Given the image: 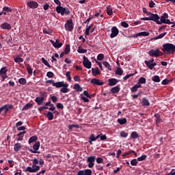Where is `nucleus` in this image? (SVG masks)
<instances>
[{
    "label": "nucleus",
    "instance_id": "1",
    "mask_svg": "<svg viewBox=\"0 0 175 175\" xmlns=\"http://www.w3.org/2000/svg\"><path fill=\"white\" fill-rule=\"evenodd\" d=\"M162 51L165 54H174L175 46L173 44L167 43L163 45Z\"/></svg>",
    "mask_w": 175,
    "mask_h": 175
},
{
    "label": "nucleus",
    "instance_id": "2",
    "mask_svg": "<svg viewBox=\"0 0 175 175\" xmlns=\"http://www.w3.org/2000/svg\"><path fill=\"white\" fill-rule=\"evenodd\" d=\"M57 13L60 14L62 16H65V14H70V11L61 5L56 7Z\"/></svg>",
    "mask_w": 175,
    "mask_h": 175
},
{
    "label": "nucleus",
    "instance_id": "3",
    "mask_svg": "<svg viewBox=\"0 0 175 175\" xmlns=\"http://www.w3.org/2000/svg\"><path fill=\"white\" fill-rule=\"evenodd\" d=\"M147 16L149 17L150 21H154L157 24H161V22L159 21V16H158V14L149 12Z\"/></svg>",
    "mask_w": 175,
    "mask_h": 175
},
{
    "label": "nucleus",
    "instance_id": "4",
    "mask_svg": "<svg viewBox=\"0 0 175 175\" xmlns=\"http://www.w3.org/2000/svg\"><path fill=\"white\" fill-rule=\"evenodd\" d=\"M59 83H60V86L57 87L56 88H61L60 92H63V94L69 92V89H68L69 85L67 83H64V81H59Z\"/></svg>",
    "mask_w": 175,
    "mask_h": 175
},
{
    "label": "nucleus",
    "instance_id": "5",
    "mask_svg": "<svg viewBox=\"0 0 175 175\" xmlns=\"http://www.w3.org/2000/svg\"><path fill=\"white\" fill-rule=\"evenodd\" d=\"M40 148V142H36L35 144L33 146V149H29V151L31 152L32 154H39V148Z\"/></svg>",
    "mask_w": 175,
    "mask_h": 175
},
{
    "label": "nucleus",
    "instance_id": "6",
    "mask_svg": "<svg viewBox=\"0 0 175 175\" xmlns=\"http://www.w3.org/2000/svg\"><path fill=\"white\" fill-rule=\"evenodd\" d=\"M96 159V157L90 156L88 157L87 162L88 163V167H94L95 165V160Z\"/></svg>",
    "mask_w": 175,
    "mask_h": 175
},
{
    "label": "nucleus",
    "instance_id": "7",
    "mask_svg": "<svg viewBox=\"0 0 175 175\" xmlns=\"http://www.w3.org/2000/svg\"><path fill=\"white\" fill-rule=\"evenodd\" d=\"M148 54L150 57H161V55H162V52L158 49L156 50L152 49L148 52Z\"/></svg>",
    "mask_w": 175,
    "mask_h": 175
},
{
    "label": "nucleus",
    "instance_id": "8",
    "mask_svg": "<svg viewBox=\"0 0 175 175\" xmlns=\"http://www.w3.org/2000/svg\"><path fill=\"white\" fill-rule=\"evenodd\" d=\"M168 17L169 15H167V14H164L163 16H161V23H162L163 24H172L170 20L166 19L168 18Z\"/></svg>",
    "mask_w": 175,
    "mask_h": 175
},
{
    "label": "nucleus",
    "instance_id": "9",
    "mask_svg": "<svg viewBox=\"0 0 175 175\" xmlns=\"http://www.w3.org/2000/svg\"><path fill=\"white\" fill-rule=\"evenodd\" d=\"M83 66L86 68L87 69H91V66H92V64L90 60H88V58L85 56L83 57Z\"/></svg>",
    "mask_w": 175,
    "mask_h": 175
},
{
    "label": "nucleus",
    "instance_id": "10",
    "mask_svg": "<svg viewBox=\"0 0 175 175\" xmlns=\"http://www.w3.org/2000/svg\"><path fill=\"white\" fill-rule=\"evenodd\" d=\"M90 83L93 84V85H103V84H105L103 81L95 78L92 79Z\"/></svg>",
    "mask_w": 175,
    "mask_h": 175
},
{
    "label": "nucleus",
    "instance_id": "11",
    "mask_svg": "<svg viewBox=\"0 0 175 175\" xmlns=\"http://www.w3.org/2000/svg\"><path fill=\"white\" fill-rule=\"evenodd\" d=\"M38 170H40V166L39 165H37L35 168H32V167H27L25 169V172H29V173H36Z\"/></svg>",
    "mask_w": 175,
    "mask_h": 175
},
{
    "label": "nucleus",
    "instance_id": "12",
    "mask_svg": "<svg viewBox=\"0 0 175 175\" xmlns=\"http://www.w3.org/2000/svg\"><path fill=\"white\" fill-rule=\"evenodd\" d=\"M64 27L66 31H72L73 29V21H68L67 23L64 25Z\"/></svg>",
    "mask_w": 175,
    "mask_h": 175
},
{
    "label": "nucleus",
    "instance_id": "13",
    "mask_svg": "<svg viewBox=\"0 0 175 175\" xmlns=\"http://www.w3.org/2000/svg\"><path fill=\"white\" fill-rule=\"evenodd\" d=\"M111 33L110 35V38H116V36H117V35H118V29L117 28V27L113 26L111 29Z\"/></svg>",
    "mask_w": 175,
    "mask_h": 175
},
{
    "label": "nucleus",
    "instance_id": "14",
    "mask_svg": "<svg viewBox=\"0 0 175 175\" xmlns=\"http://www.w3.org/2000/svg\"><path fill=\"white\" fill-rule=\"evenodd\" d=\"M27 6L30 8V9H36L38 6H39V4L33 1L27 2Z\"/></svg>",
    "mask_w": 175,
    "mask_h": 175
},
{
    "label": "nucleus",
    "instance_id": "15",
    "mask_svg": "<svg viewBox=\"0 0 175 175\" xmlns=\"http://www.w3.org/2000/svg\"><path fill=\"white\" fill-rule=\"evenodd\" d=\"M51 43H52L53 46H55V49H59L62 47V43L59 42V40H56L55 42L51 40Z\"/></svg>",
    "mask_w": 175,
    "mask_h": 175
},
{
    "label": "nucleus",
    "instance_id": "16",
    "mask_svg": "<svg viewBox=\"0 0 175 175\" xmlns=\"http://www.w3.org/2000/svg\"><path fill=\"white\" fill-rule=\"evenodd\" d=\"M13 108V105H5L4 106L0 107L1 111H3L5 110V113H8L10 109Z\"/></svg>",
    "mask_w": 175,
    "mask_h": 175
},
{
    "label": "nucleus",
    "instance_id": "17",
    "mask_svg": "<svg viewBox=\"0 0 175 175\" xmlns=\"http://www.w3.org/2000/svg\"><path fill=\"white\" fill-rule=\"evenodd\" d=\"M145 64L146 65V66L150 69V70H152L154 69V66H157V63L154 62V63H150V62L146 60L145 62Z\"/></svg>",
    "mask_w": 175,
    "mask_h": 175
},
{
    "label": "nucleus",
    "instance_id": "18",
    "mask_svg": "<svg viewBox=\"0 0 175 175\" xmlns=\"http://www.w3.org/2000/svg\"><path fill=\"white\" fill-rule=\"evenodd\" d=\"M2 29H8V31L12 29V25L8 23H2L0 26Z\"/></svg>",
    "mask_w": 175,
    "mask_h": 175
},
{
    "label": "nucleus",
    "instance_id": "19",
    "mask_svg": "<svg viewBox=\"0 0 175 175\" xmlns=\"http://www.w3.org/2000/svg\"><path fill=\"white\" fill-rule=\"evenodd\" d=\"M27 133V131H22L17 134L18 138L17 142H23V139L24 137V135Z\"/></svg>",
    "mask_w": 175,
    "mask_h": 175
},
{
    "label": "nucleus",
    "instance_id": "20",
    "mask_svg": "<svg viewBox=\"0 0 175 175\" xmlns=\"http://www.w3.org/2000/svg\"><path fill=\"white\" fill-rule=\"evenodd\" d=\"M46 83H48L49 84H52L53 87H56V88H57V87H60V84H61L59 83V81L55 83V82H54L53 80H48V81H46Z\"/></svg>",
    "mask_w": 175,
    "mask_h": 175
},
{
    "label": "nucleus",
    "instance_id": "21",
    "mask_svg": "<svg viewBox=\"0 0 175 175\" xmlns=\"http://www.w3.org/2000/svg\"><path fill=\"white\" fill-rule=\"evenodd\" d=\"M108 82H109V85H110L111 87H113V85H116V84L118 83V81L116 79H110L108 80Z\"/></svg>",
    "mask_w": 175,
    "mask_h": 175
},
{
    "label": "nucleus",
    "instance_id": "22",
    "mask_svg": "<svg viewBox=\"0 0 175 175\" xmlns=\"http://www.w3.org/2000/svg\"><path fill=\"white\" fill-rule=\"evenodd\" d=\"M120 86L117 85L111 89V92L112 94H118V92H120Z\"/></svg>",
    "mask_w": 175,
    "mask_h": 175
},
{
    "label": "nucleus",
    "instance_id": "23",
    "mask_svg": "<svg viewBox=\"0 0 175 175\" xmlns=\"http://www.w3.org/2000/svg\"><path fill=\"white\" fill-rule=\"evenodd\" d=\"M14 62L16 64H20L21 62H24V59L18 57V55L14 56Z\"/></svg>",
    "mask_w": 175,
    "mask_h": 175
},
{
    "label": "nucleus",
    "instance_id": "24",
    "mask_svg": "<svg viewBox=\"0 0 175 175\" xmlns=\"http://www.w3.org/2000/svg\"><path fill=\"white\" fill-rule=\"evenodd\" d=\"M150 35V33L147 31H142L139 33H137L135 34L136 38H138V36H148Z\"/></svg>",
    "mask_w": 175,
    "mask_h": 175
},
{
    "label": "nucleus",
    "instance_id": "25",
    "mask_svg": "<svg viewBox=\"0 0 175 175\" xmlns=\"http://www.w3.org/2000/svg\"><path fill=\"white\" fill-rule=\"evenodd\" d=\"M14 151H16V152H18V151L21 150V144L20 143L15 144L14 146Z\"/></svg>",
    "mask_w": 175,
    "mask_h": 175
},
{
    "label": "nucleus",
    "instance_id": "26",
    "mask_svg": "<svg viewBox=\"0 0 175 175\" xmlns=\"http://www.w3.org/2000/svg\"><path fill=\"white\" fill-rule=\"evenodd\" d=\"M92 73L93 76H98V75H100V71L99 68H92Z\"/></svg>",
    "mask_w": 175,
    "mask_h": 175
},
{
    "label": "nucleus",
    "instance_id": "27",
    "mask_svg": "<svg viewBox=\"0 0 175 175\" xmlns=\"http://www.w3.org/2000/svg\"><path fill=\"white\" fill-rule=\"evenodd\" d=\"M43 100H44L43 99V97H36L35 99V102L37 103V105H42V103H43Z\"/></svg>",
    "mask_w": 175,
    "mask_h": 175
},
{
    "label": "nucleus",
    "instance_id": "28",
    "mask_svg": "<svg viewBox=\"0 0 175 175\" xmlns=\"http://www.w3.org/2000/svg\"><path fill=\"white\" fill-rule=\"evenodd\" d=\"M36 140H38V137L36 135H33L29 139L28 143L29 144H31V143H35Z\"/></svg>",
    "mask_w": 175,
    "mask_h": 175
},
{
    "label": "nucleus",
    "instance_id": "29",
    "mask_svg": "<svg viewBox=\"0 0 175 175\" xmlns=\"http://www.w3.org/2000/svg\"><path fill=\"white\" fill-rule=\"evenodd\" d=\"M118 124H120V125H124V124H126L127 120H126V118H120V119H118Z\"/></svg>",
    "mask_w": 175,
    "mask_h": 175
},
{
    "label": "nucleus",
    "instance_id": "30",
    "mask_svg": "<svg viewBox=\"0 0 175 175\" xmlns=\"http://www.w3.org/2000/svg\"><path fill=\"white\" fill-rule=\"evenodd\" d=\"M99 137H100V135H97L96 137H95V135H94V134H92L90 137V142H95L96 140H98V139H99Z\"/></svg>",
    "mask_w": 175,
    "mask_h": 175
},
{
    "label": "nucleus",
    "instance_id": "31",
    "mask_svg": "<svg viewBox=\"0 0 175 175\" xmlns=\"http://www.w3.org/2000/svg\"><path fill=\"white\" fill-rule=\"evenodd\" d=\"M74 88L76 90V91H79V92H81V91H83V88H81V86H80V85L77 83L74 85Z\"/></svg>",
    "mask_w": 175,
    "mask_h": 175
},
{
    "label": "nucleus",
    "instance_id": "32",
    "mask_svg": "<svg viewBox=\"0 0 175 175\" xmlns=\"http://www.w3.org/2000/svg\"><path fill=\"white\" fill-rule=\"evenodd\" d=\"M124 73V71L122 70V68H117V70L116 71V75H118L119 76H122V74Z\"/></svg>",
    "mask_w": 175,
    "mask_h": 175
},
{
    "label": "nucleus",
    "instance_id": "33",
    "mask_svg": "<svg viewBox=\"0 0 175 175\" xmlns=\"http://www.w3.org/2000/svg\"><path fill=\"white\" fill-rule=\"evenodd\" d=\"M142 105L143 106H150V101H148V99L144 98L142 99Z\"/></svg>",
    "mask_w": 175,
    "mask_h": 175
},
{
    "label": "nucleus",
    "instance_id": "34",
    "mask_svg": "<svg viewBox=\"0 0 175 175\" xmlns=\"http://www.w3.org/2000/svg\"><path fill=\"white\" fill-rule=\"evenodd\" d=\"M152 81H154V83H159L161 81V78H159V76L158 75H154L152 78Z\"/></svg>",
    "mask_w": 175,
    "mask_h": 175
},
{
    "label": "nucleus",
    "instance_id": "35",
    "mask_svg": "<svg viewBox=\"0 0 175 175\" xmlns=\"http://www.w3.org/2000/svg\"><path fill=\"white\" fill-rule=\"evenodd\" d=\"M53 31L50 29L49 27H46L43 29V33L50 35V33H51Z\"/></svg>",
    "mask_w": 175,
    "mask_h": 175
},
{
    "label": "nucleus",
    "instance_id": "36",
    "mask_svg": "<svg viewBox=\"0 0 175 175\" xmlns=\"http://www.w3.org/2000/svg\"><path fill=\"white\" fill-rule=\"evenodd\" d=\"M46 117L49 121H51L54 118V114H53L51 111H49L46 113Z\"/></svg>",
    "mask_w": 175,
    "mask_h": 175
},
{
    "label": "nucleus",
    "instance_id": "37",
    "mask_svg": "<svg viewBox=\"0 0 175 175\" xmlns=\"http://www.w3.org/2000/svg\"><path fill=\"white\" fill-rule=\"evenodd\" d=\"M154 117L157 118L156 123L160 124V122L162 121V119L161 118V116H159V114L158 113H155Z\"/></svg>",
    "mask_w": 175,
    "mask_h": 175
},
{
    "label": "nucleus",
    "instance_id": "38",
    "mask_svg": "<svg viewBox=\"0 0 175 175\" xmlns=\"http://www.w3.org/2000/svg\"><path fill=\"white\" fill-rule=\"evenodd\" d=\"M18 83L22 85H25V84H27V79H25V78H21L18 79Z\"/></svg>",
    "mask_w": 175,
    "mask_h": 175
},
{
    "label": "nucleus",
    "instance_id": "39",
    "mask_svg": "<svg viewBox=\"0 0 175 175\" xmlns=\"http://www.w3.org/2000/svg\"><path fill=\"white\" fill-rule=\"evenodd\" d=\"M131 139H137L139 137V134L136 131H133L131 134Z\"/></svg>",
    "mask_w": 175,
    "mask_h": 175
},
{
    "label": "nucleus",
    "instance_id": "40",
    "mask_svg": "<svg viewBox=\"0 0 175 175\" xmlns=\"http://www.w3.org/2000/svg\"><path fill=\"white\" fill-rule=\"evenodd\" d=\"M77 52L79 53V54H85V53H87V49H82L81 46H79Z\"/></svg>",
    "mask_w": 175,
    "mask_h": 175
},
{
    "label": "nucleus",
    "instance_id": "41",
    "mask_svg": "<svg viewBox=\"0 0 175 175\" xmlns=\"http://www.w3.org/2000/svg\"><path fill=\"white\" fill-rule=\"evenodd\" d=\"M166 32L162 33L161 34H159L158 36L155 37L154 40H157V39H162V38H164L166 36Z\"/></svg>",
    "mask_w": 175,
    "mask_h": 175
},
{
    "label": "nucleus",
    "instance_id": "42",
    "mask_svg": "<svg viewBox=\"0 0 175 175\" xmlns=\"http://www.w3.org/2000/svg\"><path fill=\"white\" fill-rule=\"evenodd\" d=\"M70 51V45L67 44L64 49V54H69Z\"/></svg>",
    "mask_w": 175,
    "mask_h": 175
},
{
    "label": "nucleus",
    "instance_id": "43",
    "mask_svg": "<svg viewBox=\"0 0 175 175\" xmlns=\"http://www.w3.org/2000/svg\"><path fill=\"white\" fill-rule=\"evenodd\" d=\"M107 13L108 16H111V14H113V9H111V7L110 6L107 7Z\"/></svg>",
    "mask_w": 175,
    "mask_h": 175
},
{
    "label": "nucleus",
    "instance_id": "44",
    "mask_svg": "<svg viewBox=\"0 0 175 175\" xmlns=\"http://www.w3.org/2000/svg\"><path fill=\"white\" fill-rule=\"evenodd\" d=\"M41 61L46 65V66H48V68H51V66L50 64H49V62L44 59V57L41 58Z\"/></svg>",
    "mask_w": 175,
    "mask_h": 175
},
{
    "label": "nucleus",
    "instance_id": "45",
    "mask_svg": "<svg viewBox=\"0 0 175 175\" xmlns=\"http://www.w3.org/2000/svg\"><path fill=\"white\" fill-rule=\"evenodd\" d=\"M103 64L104 65V66L107 68L108 70H111V66H110V64H109V62H104Z\"/></svg>",
    "mask_w": 175,
    "mask_h": 175
},
{
    "label": "nucleus",
    "instance_id": "46",
    "mask_svg": "<svg viewBox=\"0 0 175 175\" xmlns=\"http://www.w3.org/2000/svg\"><path fill=\"white\" fill-rule=\"evenodd\" d=\"M40 95L41 96L40 98H43L44 100L47 98V92H40Z\"/></svg>",
    "mask_w": 175,
    "mask_h": 175
},
{
    "label": "nucleus",
    "instance_id": "47",
    "mask_svg": "<svg viewBox=\"0 0 175 175\" xmlns=\"http://www.w3.org/2000/svg\"><path fill=\"white\" fill-rule=\"evenodd\" d=\"M6 72H8L6 67H2L0 70V75H6Z\"/></svg>",
    "mask_w": 175,
    "mask_h": 175
},
{
    "label": "nucleus",
    "instance_id": "48",
    "mask_svg": "<svg viewBox=\"0 0 175 175\" xmlns=\"http://www.w3.org/2000/svg\"><path fill=\"white\" fill-rule=\"evenodd\" d=\"M73 128H80V126L79 124H70L68 126V129L70 131H72V129H73Z\"/></svg>",
    "mask_w": 175,
    "mask_h": 175
},
{
    "label": "nucleus",
    "instance_id": "49",
    "mask_svg": "<svg viewBox=\"0 0 175 175\" xmlns=\"http://www.w3.org/2000/svg\"><path fill=\"white\" fill-rule=\"evenodd\" d=\"M80 98L82 99V100H83V102H90V99L87 98V97H85L84 94H80Z\"/></svg>",
    "mask_w": 175,
    "mask_h": 175
},
{
    "label": "nucleus",
    "instance_id": "50",
    "mask_svg": "<svg viewBox=\"0 0 175 175\" xmlns=\"http://www.w3.org/2000/svg\"><path fill=\"white\" fill-rule=\"evenodd\" d=\"M90 29H91V25L86 26V29L85 31V35H86V36H88L90 35Z\"/></svg>",
    "mask_w": 175,
    "mask_h": 175
},
{
    "label": "nucleus",
    "instance_id": "51",
    "mask_svg": "<svg viewBox=\"0 0 175 175\" xmlns=\"http://www.w3.org/2000/svg\"><path fill=\"white\" fill-rule=\"evenodd\" d=\"M147 158V156L146 154H142L140 157H138L137 159V161H139V162H141L142 161H144Z\"/></svg>",
    "mask_w": 175,
    "mask_h": 175
},
{
    "label": "nucleus",
    "instance_id": "52",
    "mask_svg": "<svg viewBox=\"0 0 175 175\" xmlns=\"http://www.w3.org/2000/svg\"><path fill=\"white\" fill-rule=\"evenodd\" d=\"M120 137H128V133L125 132V131H121L120 132Z\"/></svg>",
    "mask_w": 175,
    "mask_h": 175
},
{
    "label": "nucleus",
    "instance_id": "53",
    "mask_svg": "<svg viewBox=\"0 0 175 175\" xmlns=\"http://www.w3.org/2000/svg\"><path fill=\"white\" fill-rule=\"evenodd\" d=\"M138 81H139V83H140V84H146V78L141 77V78H139Z\"/></svg>",
    "mask_w": 175,
    "mask_h": 175
},
{
    "label": "nucleus",
    "instance_id": "54",
    "mask_svg": "<svg viewBox=\"0 0 175 175\" xmlns=\"http://www.w3.org/2000/svg\"><path fill=\"white\" fill-rule=\"evenodd\" d=\"M131 165L132 166H136L137 165V159H133V160L131 161Z\"/></svg>",
    "mask_w": 175,
    "mask_h": 175
},
{
    "label": "nucleus",
    "instance_id": "55",
    "mask_svg": "<svg viewBox=\"0 0 175 175\" xmlns=\"http://www.w3.org/2000/svg\"><path fill=\"white\" fill-rule=\"evenodd\" d=\"M104 58H105V55L102 53L98 54L97 56V59L98 61H102V59H103Z\"/></svg>",
    "mask_w": 175,
    "mask_h": 175
},
{
    "label": "nucleus",
    "instance_id": "56",
    "mask_svg": "<svg viewBox=\"0 0 175 175\" xmlns=\"http://www.w3.org/2000/svg\"><path fill=\"white\" fill-rule=\"evenodd\" d=\"M46 76L47 77H49V79H51L52 77H54V73H53V72L49 71L46 73Z\"/></svg>",
    "mask_w": 175,
    "mask_h": 175
},
{
    "label": "nucleus",
    "instance_id": "57",
    "mask_svg": "<svg viewBox=\"0 0 175 175\" xmlns=\"http://www.w3.org/2000/svg\"><path fill=\"white\" fill-rule=\"evenodd\" d=\"M66 76L68 81H70L72 80V77H70V71H68L66 73Z\"/></svg>",
    "mask_w": 175,
    "mask_h": 175
},
{
    "label": "nucleus",
    "instance_id": "58",
    "mask_svg": "<svg viewBox=\"0 0 175 175\" xmlns=\"http://www.w3.org/2000/svg\"><path fill=\"white\" fill-rule=\"evenodd\" d=\"M32 107V105L27 103L26 105L24 106L23 110H28V109H31Z\"/></svg>",
    "mask_w": 175,
    "mask_h": 175
},
{
    "label": "nucleus",
    "instance_id": "59",
    "mask_svg": "<svg viewBox=\"0 0 175 175\" xmlns=\"http://www.w3.org/2000/svg\"><path fill=\"white\" fill-rule=\"evenodd\" d=\"M84 96H86V98H90V99H91V96L90 95V94H88V92L87 90H85L83 92V94H82Z\"/></svg>",
    "mask_w": 175,
    "mask_h": 175
},
{
    "label": "nucleus",
    "instance_id": "60",
    "mask_svg": "<svg viewBox=\"0 0 175 175\" xmlns=\"http://www.w3.org/2000/svg\"><path fill=\"white\" fill-rule=\"evenodd\" d=\"M51 99L52 102H53V103H55V102L58 101V98H57V96H51Z\"/></svg>",
    "mask_w": 175,
    "mask_h": 175
},
{
    "label": "nucleus",
    "instance_id": "61",
    "mask_svg": "<svg viewBox=\"0 0 175 175\" xmlns=\"http://www.w3.org/2000/svg\"><path fill=\"white\" fill-rule=\"evenodd\" d=\"M27 70L29 75H32L33 70H32V68H30L29 65H27Z\"/></svg>",
    "mask_w": 175,
    "mask_h": 175
},
{
    "label": "nucleus",
    "instance_id": "62",
    "mask_svg": "<svg viewBox=\"0 0 175 175\" xmlns=\"http://www.w3.org/2000/svg\"><path fill=\"white\" fill-rule=\"evenodd\" d=\"M98 135H100V140H106V139H107V137L105 135H102V134H99Z\"/></svg>",
    "mask_w": 175,
    "mask_h": 175
},
{
    "label": "nucleus",
    "instance_id": "63",
    "mask_svg": "<svg viewBox=\"0 0 175 175\" xmlns=\"http://www.w3.org/2000/svg\"><path fill=\"white\" fill-rule=\"evenodd\" d=\"M96 161L97 163H103V159L102 157H98Z\"/></svg>",
    "mask_w": 175,
    "mask_h": 175
},
{
    "label": "nucleus",
    "instance_id": "64",
    "mask_svg": "<svg viewBox=\"0 0 175 175\" xmlns=\"http://www.w3.org/2000/svg\"><path fill=\"white\" fill-rule=\"evenodd\" d=\"M149 7L150 8H155V3L153 1H150L149 2Z\"/></svg>",
    "mask_w": 175,
    "mask_h": 175
}]
</instances>
